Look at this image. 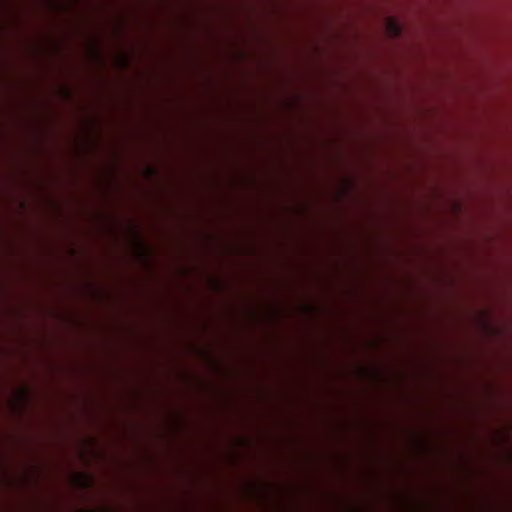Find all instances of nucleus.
<instances>
[{"label":"nucleus","mask_w":512,"mask_h":512,"mask_svg":"<svg viewBox=\"0 0 512 512\" xmlns=\"http://www.w3.org/2000/svg\"><path fill=\"white\" fill-rule=\"evenodd\" d=\"M387 29L389 34L393 37H399L401 35V27L394 19H389L387 23Z\"/></svg>","instance_id":"f03ea898"},{"label":"nucleus","mask_w":512,"mask_h":512,"mask_svg":"<svg viewBox=\"0 0 512 512\" xmlns=\"http://www.w3.org/2000/svg\"><path fill=\"white\" fill-rule=\"evenodd\" d=\"M75 484L80 489H85L90 485L91 479L85 472H78L74 476Z\"/></svg>","instance_id":"f257e3e1"}]
</instances>
